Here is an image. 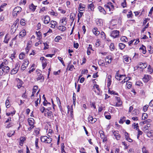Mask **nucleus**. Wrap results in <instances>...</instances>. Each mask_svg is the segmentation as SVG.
<instances>
[{
	"mask_svg": "<svg viewBox=\"0 0 153 153\" xmlns=\"http://www.w3.org/2000/svg\"><path fill=\"white\" fill-rule=\"evenodd\" d=\"M17 22H15L14 23V24L13 25V26H12V27H13V30H12V32L14 31L13 32H14L16 31V29L17 28L16 27V25H17Z\"/></svg>",
	"mask_w": 153,
	"mask_h": 153,
	"instance_id": "obj_28",
	"label": "nucleus"
},
{
	"mask_svg": "<svg viewBox=\"0 0 153 153\" xmlns=\"http://www.w3.org/2000/svg\"><path fill=\"white\" fill-rule=\"evenodd\" d=\"M151 76L148 75H145L144 76L143 78V81L145 82H147L151 78Z\"/></svg>",
	"mask_w": 153,
	"mask_h": 153,
	"instance_id": "obj_8",
	"label": "nucleus"
},
{
	"mask_svg": "<svg viewBox=\"0 0 153 153\" xmlns=\"http://www.w3.org/2000/svg\"><path fill=\"white\" fill-rule=\"evenodd\" d=\"M88 120L90 122H91L92 123L93 120V117L92 116H89L88 117Z\"/></svg>",
	"mask_w": 153,
	"mask_h": 153,
	"instance_id": "obj_46",
	"label": "nucleus"
},
{
	"mask_svg": "<svg viewBox=\"0 0 153 153\" xmlns=\"http://www.w3.org/2000/svg\"><path fill=\"white\" fill-rule=\"evenodd\" d=\"M99 10L101 12H102L104 14H105L106 12L104 8L101 6H99L98 7Z\"/></svg>",
	"mask_w": 153,
	"mask_h": 153,
	"instance_id": "obj_16",
	"label": "nucleus"
},
{
	"mask_svg": "<svg viewBox=\"0 0 153 153\" xmlns=\"http://www.w3.org/2000/svg\"><path fill=\"white\" fill-rule=\"evenodd\" d=\"M13 123H10L8 124L6 126V128H9L13 126Z\"/></svg>",
	"mask_w": 153,
	"mask_h": 153,
	"instance_id": "obj_54",
	"label": "nucleus"
},
{
	"mask_svg": "<svg viewBox=\"0 0 153 153\" xmlns=\"http://www.w3.org/2000/svg\"><path fill=\"white\" fill-rule=\"evenodd\" d=\"M69 67L68 70L73 71V69H75L74 66L73 65H68V68Z\"/></svg>",
	"mask_w": 153,
	"mask_h": 153,
	"instance_id": "obj_30",
	"label": "nucleus"
},
{
	"mask_svg": "<svg viewBox=\"0 0 153 153\" xmlns=\"http://www.w3.org/2000/svg\"><path fill=\"white\" fill-rule=\"evenodd\" d=\"M147 71L150 74H152L153 72V69L151 68L150 65L148 67Z\"/></svg>",
	"mask_w": 153,
	"mask_h": 153,
	"instance_id": "obj_23",
	"label": "nucleus"
},
{
	"mask_svg": "<svg viewBox=\"0 0 153 153\" xmlns=\"http://www.w3.org/2000/svg\"><path fill=\"white\" fill-rule=\"evenodd\" d=\"M37 35L39 37V38L40 39L42 38V33L40 31H39L38 33H37Z\"/></svg>",
	"mask_w": 153,
	"mask_h": 153,
	"instance_id": "obj_59",
	"label": "nucleus"
},
{
	"mask_svg": "<svg viewBox=\"0 0 153 153\" xmlns=\"http://www.w3.org/2000/svg\"><path fill=\"white\" fill-rule=\"evenodd\" d=\"M114 136L115 137V138L117 140H120L121 138V136L120 134H119V131H112Z\"/></svg>",
	"mask_w": 153,
	"mask_h": 153,
	"instance_id": "obj_5",
	"label": "nucleus"
},
{
	"mask_svg": "<svg viewBox=\"0 0 153 153\" xmlns=\"http://www.w3.org/2000/svg\"><path fill=\"white\" fill-rule=\"evenodd\" d=\"M9 103H10L9 100L8 98H7V99L6 101V102H5L6 105V107L7 108H8L10 106V105H9Z\"/></svg>",
	"mask_w": 153,
	"mask_h": 153,
	"instance_id": "obj_34",
	"label": "nucleus"
},
{
	"mask_svg": "<svg viewBox=\"0 0 153 153\" xmlns=\"http://www.w3.org/2000/svg\"><path fill=\"white\" fill-rule=\"evenodd\" d=\"M37 6H35L33 4H31L29 7V8L33 11H34L36 9Z\"/></svg>",
	"mask_w": 153,
	"mask_h": 153,
	"instance_id": "obj_15",
	"label": "nucleus"
},
{
	"mask_svg": "<svg viewBox=\"0 0 153 153\" xmlns=\"http://www.w3.org/2000/svg\"><path fill=\"white\" fill-rule=\"evenodd\" d=\"M66 18H63L62 19L60 20V23H62V25H65L67 24V21H66Z\"/></svg>",
	"mask_w": 153,
	"mask_h": 153,
	"instance_id": "obj_13",
	"label": "nucleus"
},
{
	"mask_svg": "<svg viewBox=\"0 0 153 153\" xmlns=\"http://www.w3.org/2000/svg\"><path fill=\"white\" fill-rule=\"evenodd\" d=\"M126 117H122L119 121V123H121V124H123V123L125 122V121L126 120Z\"/></svg>",
	"mask_w": 153,
	"mask_h": 153,
	"instance_id": "obj_25",
	"label": "nucleus"
},
{
	"mask_svg": "<svg viewBox=\"0 0 153 153\" xmlns=\"http://www.w3.org/2000/svg\"><path fill=\"white\" fill-rule=\"evenodd\" d=\"M108 4L110 5V11L113 10L114 9V7L113 4L111 2H109L108 3Z\"/></svg>",
	"mask_w": 153,
	"mask_h": 153,
	"instance_id": "obj_26",
	"label": "nucleus"
},
{
	"mask_svg": "<svg viewBox=\"0 0 153 153\" xmlns=\"http://www.w3.org/2000/svg\"><path fill=\"white\" fill-rule=\"evenodd\" d=\"M133 16L132 13L131 11H130L129 12V14L127 15V16L128 18H132V16Z\"/></svg>",
	"mask_w": 153,
	"mask_h": 153,
	"instance_id": "obj_55",
	"label": "nucleus"
},
{
	"mask_svg": "<svg viewBox=\"0 0 153 153\" xmlns=\"http://www.w3.org/2000/svg\"><path fill=\"white\" fill-rule=\"evenodd\" d=\"M62 39V37L59 36H56L54 39V40L55 42H58L60 39Z\"/></svg>",
	"mask_w": 153,
	"mask_h": 153,
	"instance_id": "obj_42",
	"label": "nucleus"
},
{
	"mask_svg": "<svg viewBox=\"0 0 153 153\" xmlns=\"http://www.w3.org/2000/svg\"><path fill=\"white\" fill-rule=\"evenodd\" d=\"M143 153H148V151L146 150V148L143 147L142 149Z\"/></svg>",
	"mask_w": 153,
	"mask_h": 153,
	"instance_id": "obj_51",
	"label": "nucleus"
},
{
	"mask_svg": "<svg viewBox=\"0 0 153 153\" xmlns=\"http://www.w3.org/2000/svg\"><path fill=\"white\" fill-rule=\"evenodd\" d=\"M40 129L39 128H36L34 130V132L36 135H38L39 134V132Z\"/></svg>",
	"mask_w": 153,
	"mask_h": 153,
	"instance_id": "obj_52",
	"label": "nucleus"
},
{
	"mask_svg": "<svg viewBox=\"0 0 153 153\" xmlns=\"http://www.w3.org/2000/svg\"><path fill=\"white\" fill-rule=\"evenodd\" d=\"M124 61L125 62L127 63L128 64L131 62V59L129 57L127 56L124 57Z\"/></svg>",
	"mask_w": 153,
	"mask_h": 153,
	"instance_id": "obj_19",
	"label": "nucleus"
},
{
	"mask_svg": "<svg viewBox=\"0 0 153 153\" xmlns=\"http://www.w3.org/2000/svg\"><path fill=\"white\" fill-rule=\"evenodd\" d=\"M84 7H83L81 3H80L79 5V7L78 8L79 10L80 11H83L84 10Z\"/></svg>",
	"mask_w": 153,
	"mask_h": 153,
	"instance_id": "obj_31",
	"label": "nucleus"
},
{
	"mask_svg": "<svg viewBox=\"0 0 153 153\" xmlns=\"http://www.w3.org/2000/svg\"><path fill=\"white\" fill-rule=\"evenodd\" d=\"M25 57V54L23 53H21L19 55V58L20 59H23Z\"/></svg>",
	"mask_w": 153,
	"mask_h": 153,
	"instance_id": "obj_40",
	"label": "nucleus"
},
{
	"mask_svg": "<svg viewBox=\"0 0 153 153\" xmlns=\"http://www.w3.org/2000/svg\"><path fill=\"white\" fill-rule=\"evenodd\" d=\"M119 46L120 49L123 50L126 47V45L123 43H120L119 44Z\"/></svg>",
	"mask_w": 153,
	"mask_h": 153,
	"instance_id": "obj_27",
	"label": "nucleus"
},
{
	"mask_svg": "<svg viewBox=\"0 0 153 153\" xmlns=\"http://www.w3.org/2000/svg\"><path fill=\"white\" fill-rule=\"evenodd\" d=\"M50 14L52 15L55 16H56L57 15V14L56 13H55L53 11L50 12Z\"/></svg>",
	"mask_w": 153,
	"mask_h": 153,
	"instance_id": "obj_62",
	"label": "nucleus"
},
{
	"mask_svg": "<svg viewBox=\"0 0 153 153\" xmlns=\"http://www.w3.org/2000/svg\"><path fill=\"white\" fill-rule=\"evenodd\" d=\"M0 67L3 73L6 74L8 73L10 69L9 67L5 65L4 63L2 62L0 65Z\"/></svg>",
	"mask_w": 153,
	"mask_h": 153,
	"instance_id": "obj_2",
	"label": "nucleus"
},
{
	"mask_svg": "<svg viewBox=\"0 0 153 153\" xmlns=\"http://www.w3.org/2000/svg\"><path fill=\"white\" fill-rule=\"evenodd\" d=\"M109 47L110 48L111 51H113L114 50L115 47L113 43H111Z\"/></svg>",
	"mask_w": 153,
	"mask_h": 153,
	"instance_id": "obj_43",
	"label": "nucleus"
},
{
	"mask_svg": "<svg viewBox=\"0 0 153 153\" xmlns=\"http://www.w3.org/2000/svg\"><path fill=\"white\" fill-rule=\"evenodd\" d=\"M97 24L99 26H102L103 25L102 20L101 19H99L96 21Z\"/></svg>",
	"mask_w": 153,
	"mask_h": 153,
	"instance_id": "obj_20",
	"label": "nucleus"
},
{
	"mask_svg": "<svg viewBox=\"0 0 153 153\" xmlns=\"http://www.w3.org/2000/svg\"><path fill=\"white\" fill-rule=\"evenodd\" d=\"M148 117V115L146 113H143L142 114V119L145 120Z\"/></svg>",
	"mask_w": 153,
	"mask_h": 153,
	"instance_id": "obj_35",
	"label": "nucleus"
},
{
	"mask_svg": "<svg viewBox=\"0 0 153 153\" xmlns=\"http://www.w3.org/2000/svg\"><path fill=\"white\" fill-rule=\"evenodd\" d=\"M39 139L38 138H36L35 141V145L36 148L37 149H39V147L38 146V143L39 141Z\"/></svg>",
	"mask_w": 153,
	"mask_h": 153,
	"instance_id": "obj_36",
	"label": "nucleus"
},
{
	"mask_svg": "<svg viewBox=\"0 0 153 153\" xmlns=\"http://www.w3.org/2000/svg\"><path fill=\"white\" fill-rule=\"evenodd\" d=\"M20 145H22L23 144L24 141L25 140L26 138L24 137H21L20 138Z\"/></svg>",
	"mask_w": 153,
	"mask_h": 153,
	"instance_id": "obj_22",
	"label": "nucleus"
},
{
	"mask_svg": "<svg viewBox=\"0 0 153 153\" xmlns=\"http://www.w3.org/2000/svg\"><path fill=\"white\" fill-rule=\"evenodd\" d=\"M140 49L143 51V54H145L146 53V48L144 46H143L142 48H140Z\"/></svg>",
	"mask_w": 153,
	"mask_h": 153,
	"instance_id": "obj_39",
	"label": "nucleus"
},
{
	"mask_svg": "<svg viewBox=\"0 0 153 153\" xmlns=\"http://www.w3.org/2000/svg\"><path fill=\"white\" fill-rule=\"evenodd\" d=\"M148 50L150 53H153V49L151 46L148 47Z\"/></svg>",
	"mask_w": 153,
	"mask_h": 153,
	"instance_id": "obj_41",
	"label": "nucleus"
},
{
	"mask_svg": "<svg viewBox=\"0 0 153 153\" xmlns=\"http://www.w3.org/2000/svg\"><path fill=\"white\" fill-rule=\"evenodd\" d=\"M57 28L58 29L60 30H61L62 32H64L66 30V27L62 25V26H59Z\"/></svg>",
	"mask_w": 153,
	"mask_h": 153,
	"instance_id": "obj_14",
	"label": "nucleus"
},
{
	"mask_svg": "<svg viewBox=\"0 0 153 153\" xmlns=\"http://www.w3.org/2000/svg\"><path fill=\"white\" fill-rule=\"evenodd\" d=\"M45 110V108L43 106H42L40 108V110L42 113H43L44 112Z\"/></svg>",
	"mask_w": 153,
	"mask_h": 153,
	"instance_id": "obj_63",
	"label": "nucleus"
},
{
	"mask_svg": "<svg viewBox=\"0 0 153 153\" xmlns=\"http://www.w3.org/2000/svg\"><path fill=\"white\" fill-rule=\"evenodd\" d=\"M44 44L45 46V47L44 48V50L48 49V46L49 45L46 43H44Z\"/></svg>",
	"mask_w": 153,
	"mask_h": 153,
	"instance_id": "obj_57",
	"label": "nucleus"
},
{
	"mask_svg": "<svg viewBox=\"0 0 153 153\" xmlns=\"http://www.w3.org/2000/svg\"><path fill=\"white\" fill-rule=\"evenodd\" d=\"M93 32L94 33L96 36L98 35L100 33L99 31L97 30V27L94 28L93 30Z\"/></svg>",
	"mask_w": 153,
	"mask_h": 153,
	"instance_id": "obj_18",
	"label": "nucleus"
},
{
	"mask_svg": "<svg viewBox=\"0 0 153 153\" xmlns=\"http://www.w3.org/2000/svg\"><path fill=\"white\" fill-rule=\"evenodd\" d=\"M88 73V71L87 69H84L82 70V74H85V73Z\"/></svg>",
	"mask_w": 153,
	"mask_h": 153,
	"instance_id": "obj_61",
	"label": "nucleus"
},
{
	"mask_svg": "<svg viewBox=\"0 0 153 153\" xmlns=\"http://www.w3.org/2000/svg\"><path fill=\"white\" fill-rule=\"evenodd\" d=\"M148 26L149 23H148L146 25L145 27L142 30V32H143L146 30V29L148 27Z\"/></svg>",
	"mask_w": 153,
	"mask_h": 153,
	"instance_id": "obj_60",
	"label": "nucleus"
},
{
	"mask_svg": "<svg viewBox=\"0 0 153 153\" xmlns=\"http://www.w3.org/2000/svg\"><path fill=\"white\" fill-rule=\"evenodd\" d=\"M119 31L118 30H113L111 34V36L114 38H117L119 36Z\"/></svg>",
	"mask_w": 153,
	"mask_h": 153,
	"instance_id": "obj_6",
	"label": "nucleus"
},
{
	"mask_svg": "<svg viewBox=\"0 0 153 153\" xmlns=\"http://www.w3.org/2000/svg\"><path fill=\"white\" fill-rule=\"evenodd\" d=\"M8 35H6L5 37L4 40V42L6 43H8V41L9 40V39L8 38V39H7L6 38L7 37Z\"/></svg>",
	"mask_w": 153,
	"mask_h": 153,
	"instance_id": "obj_48",
	"label": "nucleus"
},
{
	"mask_svg": "<svg viewBox=\"0 0 153 153\" xmlns=\"http://www.w3.org/2000/svg\"><path fill=\"white\" fill-rule=\"evenodd\" d=\"M18 71L17 69H15V68H14L11 71L10 74L11 75L15 74Z\"/></svg>",
	"mask_w": 153,
	"mask_h": 153,
	"instance_id": "obj_29",
	"label": "nucleus"
},
{
	"mask_svg": "<svg viewBox=\"0 0 153 153\" xmlns=\"http://www.w3.org/2000/svg\"><path fill=\"white\" fill-rule=\"evenodd\" d=\"M22 10L21 8L20 7H17L14 8L13 10V16L17 15V13H19Z\"/></svg>",
	"mask_w": 153,
	"mask_h": 153,
	"instance_id": "obj_4",
	"label": "nucleus"
},
{
	"mask_svg": "<svg viewBox=\"0 0 153 153\" xmlns=\"http://www.w3.org/2000/svg\"><path fill=\"white\" fill-rule=\"evenodd\" d=\"M124 135L125 138H126V140L129 137V134L126 132H125Z\"/></svg>",
	"mask_w": 153,
	"mask_h": 153,
	"instance_id": "obj_56",
	"label": "nucleus"
},
{
	"mask_svg": "<svg viewBox=\"0 0 153 153\" xmlns=\"http://www.w3.org/2000/svg\"><path fill=\"white\" fill-rule=\"evenodd\" d=\"M75 16V14L74 13H71L70 15V19L73 21V22L74 20V18Z\"/></svg>",
	"mask_w": 153,
	"mask_h": 153,
	"instance_id": "obj_24",
	"label": "nucleus"
},
{
	"mask_svg": "<svg viewBox=\"0 0 153 153\" xmlns=\"http://www.w3.org/2000/svg\"><path fill=\"white\" fill-rule=\"evenodd\" d=\"M26 35V32L25 29H23L22 30L20 33L19 37L21 38V37L22 38L24 37ZM21 39L22 38H21Z\"/></svg>",
	"mask_w": 153,
	"mask_h": 153,
	"instance_id": "obj_11",
	"label": "nucleus"
},
{
	"mask_svg": "<svg viewBox=\"0 0 153 153\" xmlns=\"http://www.w3.org/2000/svg\"><path fill=\"white\" fill-rule=\"evenodd\" d=\"M139 66V68L143 69L146 68L147 66V64L146 63H140L138 64Z\"/></svg>",
	"mask_w": 153,
	"mask_h": 153,
	"instance_id": "obj_7",
	"label": "nucleus"
},
{
	"mask_svg": "<svg viewBox=\"0 0 153 153\" xmlns=\"http://www.w3.org/2000/svg\"><path fill=\"white\" fill-rule=\"evenodd\" d=\"M41 141L46 143H50L52 141V139L46 136H42L40 137Z\"/></svg>",
	"mask_w": 153,
	"mask_h": 153,
	"instance_id": "obj_1",
	"label": "nucleus"
},
{
	"mask_svg": "<svg viewBox=\"0 0 153 153\" xmlns=\"http://www.w3.org/2000/svg\"><path fill=\"white\" fill-rule=\"evenodd\" d=\"M36 71L37 76L36 79L38 81L41 80V82H43L44 81V78L43 75L42 74V72L39 70H37Z\"/></svg>",
	"mask_w": 153,
	"mask_h": 153,
	"instance_id": "obj_3",
	"label": "nucleus"
},
{
	"mask_svg": "<svg viewBox=\"0 0 153 153\" xmlns=\"http://www.w3.org/2000/svg\"><path fill=\"white\" fill-rule=\"evenodd\" d=\"M50 21V18L49 16L46 15L44 18V23L45 24H48Z\"/></svg>",
	"mask_w": 153,
	"mask_h": 153,
	"instance_id": "obj_10",
	"label": "nucleus"
},
{
	"mask_svg": "<svg viewBox=\"0 0 153 153\" xmlns=\"http://www.w3.org/2000/svg\"><path fill=\"white\" fill-rule=\"evenodd\" d=\"M12 132V131H11L10 132L8 133L7 134V135L8 137H11L13 135L14 133H15V131H13V132L12 134L11 132Z\"/></svg>",
	"mask_w": 153,
	"mask_h": 153,
	"instance_id": "obj_50",
	"label": "nucleus"
},
{
	"mask_svg": "<svg viewBox=\"0 0 153 153\" xmlns=\"http://www.w3.org/2000/svg\"><path fill=\"white\" fill-rule=\"evenodd\" d=\"M29 64V61L27 59H25L24 61V62L23 64L25 66H26V67H27L28 65Z\"/></svg>",
	"mask_w": 153,
	"mask_h": 153,
	"instance_id": "obj_32",
	"label": "nucleus"
},
{
	"mask_svg": "<svg viewBox=\"0 0 153 153\" xmlns=\"http://www.w3.org/2000/svg\"><path fill=\"white\" fill-rule=\"evenodd\" d=\"M148 107V105H146L143 107V110L144 112H146L147 111Z\"/></svg>",
	"mask_w": 153,
	"mask_h": 153,
	"instance_id": "obj_53",
	"label": "nucleus"
},
{
	"mask_svg": "<svg viewBox=\"0 0 153 153\" xmlns=\"http://www.w3.org/2000/svg\"><path fill=\"white\" fill-rule=\"evenodd\" d=\"M153 11V7H152L150 10V11L149 12L148 16H150L152 14V12Z\"/></svg>",
	"mask_w": 153,
	"mask_h": 153,
	"instance_id": "obj_64",
	"label": "nucleus"
},
{
	"mask_svg": "<svg viewBox=\"0 0 153 153\" xmlns=\"http://www.w3.org/2000/svg\"><path fill=\"white\" fill-rule=\"evenodd\" d=\"M48 115L47 117L50 119H51V120H53L54 119V117L53 116V114H52V112L51 111H50L48 112H47Z\"/></svg>",
	"mask_w": 153,
	"mask_h": 153,
	"instance_id": "obj_12",
	"label": "nucleus"
},
{
	"mask_svg": "<svg viewBox=\"0 0 153 153\" xmlns=\"http://www.w3.org/2000/svg\"><path fill=\"white\" fill-rule=\"evenodd\" d=\"M25 21L23 19H22L20 21V24L23 26H24L25 25Z\"/></svg>",
	"mask_w": 153,
	"mask_h": 153,
	"instance_id": "obj_38",
	"label": "nucleus"
},
{
	"mask_svg": "<svg viewBox=\"0 0 153 153\" xmlns=\"http://www.w3.org/2000/svg\"><path fill=\"white\" fill-rule=\"evenodd\" d=\"M28 122L30 126L33 125L34 123L32 120L28 119Z\"/></svg>",
	"mask_w": 153,
	"mask_h": 153,
	"instance_id": "obj_45",
	"label": "nucleus"
},
{
	"mask_svg": "<svg viewBox=\"0 0 153 153\" xmlns=\"http://www.w3.org/2000/svg\"><path fill=\"white\" fill-rule=\"evenodd\" d=\"M113 59L111 56H108L105 59V61L108 64L110 63L112 60Z\"/></svg>",
	"mask_w": 153,
	"mask_h": 153,
	"instance_id": "obj_9",
	"label": "nucleus"
},
{
	"mask_svg": "<svg viewBox=\"0 0 153 153\" xmlns=\"http://www.w3.org/2000/svg\"><path fill=\"white\" fill-rule=\"evenodd\" d=\"M51 27L52 28H54L57 25V23L56 21H51Z\"/></svg>",
	"mask_w": 153,
	"mask_h": 153,
	"instance_id": "obj_17",
	"label": "nucleus"
},
{
	"mask_svg": "<svg viewBox=\"0 0 153 153\" xmlns=\"http://www.w3.org/2000/svg\"><path fill=\"white\" fill-rule=\"evenodd\" d=\"M123 42H126L127 41V39L125 36L122 37L120 39Z\"/></svg>",
	"mask_w": 153,
	"mask_h": 153,
	"instance_id": "obj_49",
	"label": "nucleus"
},
{
	"mask_svg": "<svg viewBox=\"0 0 153 153\" xmlns=\"http://www.w3.org/2000/svg\"><path fill=\"white\" fill-rule=\"evenodd\" d=\"M15 112H16L15 111H14L13 112H11L10 113H7L6 114L8 116L10 115L13 116V115H14L15 114Z\"/></svg>",
	"mask_w": 153,
	"mask_h": 153,
	"instance_id": "obj_44",
	"label": "nucleus"
},
{
	"mask_svg": "<svg viewBox=\"0 0 153 153\" xmlns=\"http://www.w3.org/2000/svg\"><path fill=\"white\" fill-rule=\"evenodd\" d=\"M20 66V65L19 62H18L16 63L15 65V69H17L18 70H19V68Z\"/></svg>",
	"mask_w": 153,
	"mask_h": 153,
	"instance_id": "obj_33",
	"label": "nucleus"
},
{
	"mask_svg": "<svg viewBox=\"0 0 153 153\" xmlns=\"http://www.w3.org/2000/svg\"><path fill=\"white\" fill-rule=\"evenodd\" d=\"M65 146L64 143H62L61 144V153H66V152L64 150Z\"/></svg>",
	"mask_w": 153,
	"mask_h": 153,
	"instance_id": "obj_21",
	"label": "nucleus"
},
{
	"mask_svg": "<svg viewBox=\"0 0 153 153\" xmlns=\"http://www.w3.org/2000/svg\"><path fill=\"white\" fill-rule=\"evenodd\" d=\"M22 83L23 82L22 81L19 80V82H18L17 85V87L18 88H20L22 86Z\"/></svg>",
	"mask_w": 153,
	"mask_h": 153,
	"instance_id": "obj_37",
	"label": "nucleus"
},
{
	"mask_svg": "<svg viewBox=\"0 0 153 153\" xmlns=\"http://www.w3.org/2000/svg\"><path fill=\"white\" fill-rule=\"evenodd\" d=\"M94 5L92 4H90L88 6V7L89 8H90L91 10L94 9Z\"/></svg>",
	"mask_w": 153,
	"mask_h": 153,
	"instance_id": "obj_58",
	"label": "nucleus"
},
{
	"mask_svg": "<svg viewBox=\"0 0 153 153\" xmlns=\"http://www.w3.org/2000/svg\"><path fill=\"white\" fill-rule=\"evenodd\" d=\"M132 126H134V128H136V129H138L139 126L138 125V124L137 123V124H135V123H134L133 124Z\"/></svg>",
	"mask_w": 153,
	"mask_h": 153,
	"instance_id": "obj_47",
	"label": "nucleus"
}]
</instances>
